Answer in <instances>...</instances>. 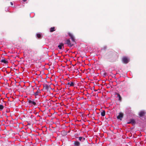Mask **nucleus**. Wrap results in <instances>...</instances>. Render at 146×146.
I'll return each mask as SVG.
<instances>
[{
    "instance_id": "4be33fe9",
    "label": "nucleus",
    "mask_w": 146,
    "mask_h": 146,
    "mask_svg": "<svg viewBox=\"0 0 146 146\" xmlns=\"http://www.w3.org/2000/svg\"><path fill=\"white\" fill-rule=\"evenodd\" d=\"M10 4H11V5H13V3L12 2H10Z\"/></svg>"
},
{
    "instance_id": "dca6fc26",
    "label": "nucleus",
    "mask_w": 146,
    "mask_h": 146,
    "mask_svg": "<svg viewBox=\"0 0 146 146\" xmlns=\"http://www.w3.org/2000/svg\"><path fill=\"white\" fill-rule=\"evenodd\" d=\"M40 93V91L37 90L35 93H34V94L35 95V96H36L38 95V94Z\"/></svg>"
},
{
    "instance_id": "412c9836",
    "label": "nucleus",
    "mask_w": 146,
    "mask_h": 146,
    "mask_svg": "<svg viewBox=\"0 0 146 146\" xmlns=\"http://www.w3.org/2000/svg\"><path fill=\"white\" fill-rule=\"evenodd\" d=\"M44 88L45 89L47 90L48 88V86L47 85H46L45 86H44Z\"/></svg>"
},
{
    "instance_id": "f03ea898",
    "label": "nucleus",
    "mask_w": 146,
    "mask_h": 146,
    "mask_svg": "<svg viewBox=\"0 0 146 146\" xmlns=\"http://www.w3.org/2000/svg\"><path fill=\"white\" fill-rule=\"evenodd\" d=\"M65 44H67L68 46L70 47L72 46L74 44V43H71L70 39L67 40Z\"/></svg>"
},
{
    "instance_id": "9d476101",
    "label": "nucleus",
    "mask_w": 146,
    "mask_h": 146,
    "mask_svg": "<svg viewBox=\"0 0 146 146\" xmlns=\"http://www.w3.org/2000/svg\"><path fill=\"white\" fill-rule=\"evenodd\" d=\"M29 103L32 104L34 105L35 106L36 105V103L34 101L29 100L28 101Z\"/></svg>"
},
{
    "instance_id": "20e7f679",
    "label": "nucleus",
    "mask_w": 146,
    "mask_h": 146,
    "mask_svg": "<svg viewBox=\"0 0 146 146\" xmlns=\"http://www.w3.org/2000/svg\"><path fill=\"white\" fill-rule=\"evenodd\" d=\"M122 60L123 62L125 64L128 63L129 61L128 58L126 57H123V58Z\"/></svg>"
},
{
    "instance_id": "a211bd4d",
    "label": "nucleus",
    "mask_w": 146,
    "mask_h": 146,
    "mask_svg": "<svg viewBox=\"0 0 146 146\" xmlns=\"http://www.w3.org/2000/svg\"><path fill=\"white\" fill-rule=\"evenodd\" d=\"M79 140L80 141H81L82 139H83V140H84L85 138H83V137H80L78 138Z\"/></svg>"
},
{
    "instance_id": "2eb2a0df",
    "label": "nucleus",
    "mask_w": 146,
    "mask_h": 146,
    "mask_svg": "<svg viewBox=\"0 0 146 146\" xmlns=\"http://www.w3.org/2000/svg\"><path fill=\"white\" fill-rule=\"evenodd\" d=\"M55 31V27H51L50 29V32H53V31Z\"/></svg>"
},
{
    "instance_id": "6ab92c4d",
    "label": "nucleus",
    "mask_w": 146,
    "mask_h": 146,
    "mask_svg": "<svg viewBox=\"0 0 146 146\" xmlns=\"http://www.w3.org/2000/svg\"><path fill=\"white\" fill-rule=\"evenodd\" d=\"M4 108V106L1 104H0V110H2Z\"/></svg>"
},
{
    "instance_id": "f3484780",
    "label": "nucleus",
    "mask_w": 146,
    "mask_h": 146,
    "mask_svg": "<svg viewBox=\"0 0 146 146\" xmlns=\"http://www.w3.org/2000/svg\"><path fill=\"white\" fill-rule=\"evenodd\" d=\"M105 111L104 110H103L101 113V115L102 116H104L105 115Z\"/></svg>"
},
{
    "instance_id": "9b49d317",
    "label": "nucleus",
    "mask_w": 146,
    "mask_h": 146,
    "mask_svg": "<svg viewBox=\"0 0 146 146\" xmlns=\"http://www.w3.org/2000/svg\"><path fill=\"white\" fill-rule=\"evenodd\" d=\"M67 85H70V86H74V83L72 82H69L67 83Z\"/></svg>"
},
{
    "instance_id": "ddd939ff",
    "label": "nucleus",
    "mask_w": 146,
    "mask_h": 146,
    "mask_svg": "<svg viewBox=\"0 0 146 146\" xmlns=\"http://www.w3.org/2000/svg\"><path fill=\"white\" fill-rule=\"evenodd\" d=\"M0 62H1L4 63L5 64H7L8 62L5 59H2L1 60Z\"/></svg>"
},
{
    "instance_id": "4468645a",
    "label": "nucleus",
    "mask_w": 146,
    "mask_h": 146,
    "mask_svg": "<svg viewBox=\"0 0 146 146\" xmlns=\"http://www.w3.org/2000/svg\"><path fill=\"white\" fill-rule=\"evenodd\" d=\"M74 144L76 146H79L80 145L79 142L78 141H75L74 142Z\"/></svg>"
},
{
    "instance_id": "f8f14e48",
    "label": "nucleus",
    "mask_w": 146,
    "mask_h": 146,
    "mask_svg": "<svg viewBox=\"0 0 146 146\" xmlns=\"http://www.w3.org/2000/svg\"><path fill=\"white\" fill-rule=\"evenodd\" d=\"M113 55V52H109L107 54V56L109 58L111 57Z\"/></svg>"
},
{
    "instance_id": "f257e3e1",
    "label": "nucleus",
    "mask_w": 146,
    "mask_h": 146,
    "mask_svg": "<svg viewBox=\"0 0 146 146\" xmlns=\"http://www.w3.org/2000/svg\"><path fill=\"white\" fill-rule=\"evenodd\" d=\"M34 89L32 87L31 88H27L26 90V92L28 94H30L31 95H33L34 94Z\"/></svg>"
},
{
    "instance_id": "423d86ee",
    "label": "nucleus",
    "mask_w": 146,
    "mask_h": 146,
    "mask_svg": "<svg viewBox=\"0 0 146 146\" xmlns=\"http://www.w3.org/2000/svg\"><path fill=\"white\" fill-rule=\"evenodd\" d=\"M115 95H117V97H118L119 99L118 100L120 102H121L122 101V98L121 97V96L120 95V94L117 93H116L115 94Z\"/></svg>"
},
{
    "instance_id": "6e6552de",
    "label": "nucleus",
    "mask_w": 146,
    "mask_h": 146,
    "mask_svg": "<svg viewBox=\"0 0 146 146\" xmlns=\"http://www.w3.org/2000/svg\"><path fill=\"white\" fill-rule=\"evenodd\" d=\"M135 123V121L134 119H131L130 121L127 123L128 124L131 123L132 124H134Z\"/></svg>"
},
{
    "instance_id": "5701e85b",
    "label": "nucleus",
    "mask_w": 146,
    "mask_h": 146,
    "mask_svg": "<svg viewBox=\"0 0 146 146\" xmlns=\"http://www.w3.org/2000/svg\"><path fill=\"white\" fill-rule=\"evenodd\" d=\"M31 118H32L33 117V115H31Z\"/></svg>"
},
{
    "instance_id": "39448f33",
    "label": "nucleus",
    "mask_w": 146,
    "mask_h": 146,
    "mask_svg": "<svg viewBox=\"0 0 146 146\" xmlns=\"http://www.w3.org/2000/svg\"><path fill=\"white\" fill-rule=\"evenodd\" d=\"M68 35L71 38V39L73 42H75V39L72 35L70 33H68Z\"/></svg>"
},
{
    "instance_id": "7ed1b4c3",
    "label": "nucleus",
    "mask_w": 146,
    "mask_h": 146,
    "mask_svg": "<svg viewBox=\"0 0 146 146\" xmlns=\"http://www.w3.org/2000/svg\"><path fill=\"white\" fill-rule=\"evenodd\" d=\"M123 113H122L120 112L119 113V115L117 116V118L121 120V119L123 117Z\"/></svg>"
},
{
    "instance_id": "aec40b11",
    "label": "nucleus",
    "mask_w": 146,
    "mask_h": 146,
    "mask_svg": "<svg viewBox=\"0 0 146 146\" xmlns=\"http://www.w3.org/2000/svg\"><path fill=\"white\" fill-rule=\"evenodd\" d=\"M37 37L39 38L41 37V35L40 33H38L36 34Z\"/></svg>"
},
{
    "instance_id": "b1692460",
    "label": "nucleus",
    "mask_w": 146,
    "mask_h": 146,
    "mask_svg": "<svg viewBox=\"0 0 146 146\" xmlns=\"http://www.w3.org/2000/svg\"><path fill=\"white\" fill-rule=\"evenodd\" d=\"M27 0H23V1H24V2L26 1Z\"/></svg>"
},
{
    "instance_id": "1a4fd4ad",
    "label": "nucleus",
    "mask_w": 146,
    "mask_h": 146,
    "mask_svg": "<svg viewBox=\"0 0 146 146\" xmlns=\"http://www.w3.org/2000/svg\"><path fill=\"white\" fill-rule=\"evenodd\" d=\"M64 44L62 43H60V44L58 46V47L60 49H61L62 48V47H63V48H64Z\"/></svg>"
},
{
    "instance_id": "0eeeda50",
    "label": "nucleus",
    "mask_w": 146,
    "mask_h": 146,
    "mask_svg": "<svg viewBox=\"0 0 146 146\" xmlns=\"http://www.w3.org/2000/svg\"><path fill=\"white\" fill-rule=\"evenodd\" d=\"M145 113L143 111H140L139 113V115L140 117H142L144 115Z\"/></svg>"
}]
</instances>
